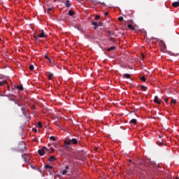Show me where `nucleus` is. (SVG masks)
Masks as SVG:
<instances>
[{"label": "nucleus", "mask_w": 179, "mask_h": 179, "mask_svg": "<svg viewBox=\"0 0 179 179\" xmlns=\"http://www.w3.org/2000/svg\"><path fill=\"white\" fill-rule=\"evenodd\" d=\"M6 83H8L6 80L0 82V86H3V85H6Z\"/></svg>", "instance_id": "obj_21"}, {"label": "nucleus", "mask_w": 179, "mask_h": 179, "mask_svg": "<svg viewBox=\"0 0 179 179\" xmlns=\"http://www.w3.org/2000/svg\"><path fill=\"white\" fill-rule=\"evenodd\" d=\"M51 10H52V7L48 8V13H50V12H51Z\"/></svg>", "instance_id": "obj_30"}, {"label": "nucleus", "mask_w": 179, "mask_h": 179, "mask_svg": "<svg viewBox=\"0 0 179 179\" xmlns=\"http://www.w3.org/2000/svg\"><path fill=\"white\" fill-rule=\"evenodd\" d=\"M27 145H24V150H27Z\"/></svg>", "instance_id": "obj_37"}, {"label": "nucleus", "mask_w": 179, "mask_h": 179, "mask_svg": "<svg viewBox=\"0 0 179 179\" xmlns=\"http://www.w3.org/2000/svg\"><path fill=\"white\" fill-rule=\"evenodd\" d=\"M22 157H23V154H22Z\"/></svg>", "instance_id": "obj_42"}, {"label": "nucleus", "mask_w": 179, "mask_h": 179, "mask_svg": "<svg viewBox=\"0 0 179 179\" xmlns=\"http://www.w3.org/2000/svg\"><path fill=\"white\" fill-rule=\"evenodd\" d=\"M99 19H100V16L99 15L95 16V20H99Z\"/></svg>", "instance_id": "obj_33"}, {"label": "nucleus", "mask_w": 179, "mask_h": 179, "mask_svg": "<svg viewBox=\"0 0 179 179\" xmlns=\"http://www.w3.org/2000/svg\"><path fill=\"white\" fill-rule=\"evenodd\" d=\"M92 24L93 26H94V30H97V28L99 27V26H103V22H100L97 23L96 22H92Z\"/></svg>", "instance_id": "obj_6"}, {"label": "nucleus", "mask_w": 179, "mask_h": 179, "mask_svg": "<svg viewBox=\"0 0 179 179\" xmlns=\"http://www.w3.org/2000/svg\"><path fill=\"white\" fill-rule=\"evenodd\" d=\"M52 152H54V148L52 149Z\"/></svg>", "instance_id": "obj_41"}, {"label": "nucleus", "mask_w": 179, "mask_h": 179, "mask_svg": "<svg viewBox=\"0 0 179 179\" xmlns=\"http://www.w3.org/2000/svg\"><path fill=\"white\" fill-rule=\"evenodd\" d=\"M52 76H54V73H50L49 75L48 76L49 80H51V79H52Z\"/></svg>", "instance_id": "obj_19"}, {"label": "nucleus", "mask_w": 179, "mask_h": 179, "mask_svg": "<svg viewBox=\"0 0 179 179\" xmlns=\"http://www.w3.org/2000/svg\"><path fill=\"white\" fill-rule=\"evenodd\" d=\"M15 104H17V106H20V100L15 101Z\"/></svg>", "instance_id": "obj_32"}, {"label": "nucleus", "mask_w": 179, "mask_h": 179, "mask_svg": "<svg viewBox=\"0 0 179 179\" xmlns=\"http://www.w3.org/2000/svg\"><path fill=\"white\" fill-rule=\"evenodd\" d=\"M15 89H17L18 92H22L23 90V85H15Z\"/></svg>", "instance_id": "obj_7"}, {"label": "nucleus", "mask_w": 179, "mask_h": 179, "mask_svg": "<svg viewBox=\"0 0 179 179\" xmlns=\"http://www.w3.org/2000/svg\"><path fill=\"white\" fill-rule=\"evenodd\" d=\"M0 41H1V38H0Z\"/></svg>", "instance_id": "obj_44"}, {"label": "nucleus", "mask_w": 179, "mask_h": 179, "mask_svg": "<svg viewBox=\"0 0 179 179\" xmlns=\"http://www.w3.org/2000/svg\"><path fill=\"white\" fill-rule=\"evenodd\" d=\"M117 19L119 22H122V20H124V17H119Z\"/></svg>", "instance_id": "obj_29"}, {"label": "nucleus", "mask_w": 179, "mask_h": 179, "mask_svg": "<svg viewBox=\"0 0 179 179\" xmlns=\"http://www.w3.org/2000/svg\"><path fill=\"white\" fill-rule=\"evenodd\" d=\"M33 131H34V132H35L36 134H37V132H38L37 128L33 129Z\"/></svg>", "instance_id": "obj_34"}, {"label": "nucleus", "mask_w": 179, "mask_h": 179, "mask_svg": "<svg viewBox=\"0 0 179 179\" xmlns=\"http://www.w3.org/2000/svg\"><path fill=\"white\" fill-rule=\"evenodd\" d=\"M178 1H179V0H178Z\"/></svg>", "instance_id": "obj_45"}, {"label": "nucleus", "mask_w": 179, "mask_h": 179, "mask_svg": "<svg viewBox=\"0 0 179 179\" xmlns=\"http://www.w3.org/2000/svg\"><path fill=\"white\" fill-rule=\"evenodd\" d=\"M24 160L27 164V169H32L33 170H36V167H37V165L33 162H31V159H30V157H25L24 154Z\"/></svg>", "instance_id": "obj_2"}, {"label": "nucleus", "mask_w": 179, "mask_h": 179, "mask_svg": "<svg viewBox=\"0 0 179 179\" xmlns=\"http://www.w3.org/2000/svg\"><path fill=\"white\" fill-rule=\"evenodd\" d=\"M104 15H105V16H108V12H106V13H104Z\"/></svg>", "instance_id": "obj_38"}, {"label": "nucleus", "mask_w": 179, "mask_h": 179, "mask_svg": "<svg viewBox=\"0 0 179 179\" xmlns=\"http://www.w3.org/2000/svg\"><path fill=\"white\" fill-rule=\"evenodd\" d=\"M154 102L157 103V104H161V103H162V102H160V101H159V96H155Z\"/></svg>", "instance_id": "obj_9"}, {"label": "nucleus", "mask_w": 179, "mask_h": 179, "mask_svg": "<svg viewBox=\"0 0 179 179\" xmlns=\"http://www.w3.org/2000/svg\"><path fill=\"white\" fill-rule=\"evenodd\" d=\"M50 139H51V141H57V138H55L54 137V136H51L50 137Z\"/></svg>", "instance_id": "obj_28"}, {"label": "nucleus", "mask_w": 179, "mask_h": 179, "mask_svg": "<svg viewBox=\"0 0 179 179\" xmlns=\"http://www.w3.org/2000/svg\"><path fill=\"white\" fill-rule=\"evenodd\" d=\"M48 61H49V62L50 64H53V62H54V61H52V59H49V60H48Z\"/></svg>", "instance_id": "obj_35"}, {"label": "nucleus", "mask_w": 179, "mask_h": 179, "mask_svg": "<svg viewBox=\"0 0 179 179\" xmlns=\"http://www.w3.org/2000/svg\"><path fill=\"white\" fill-rule=\"evenodd\" d=\"M45 151L50 152V150L46 147H43L42 149L38 150V155H40V156H44V155L45 154Z\"/></svg>", "instance_id": "obj_5"}, {"label": "nucleus", "mask_w": 179, "mask_h": 179, "mask_svg": "<svg viewBox=\"0 0 179 179\" xmlns=\"http://www.w3.org/2000/svg\"><path fill=\"white\" fill-rule=\"evenodd\" d=\"M55 160H57V159H56L55 157H54V156H51V157L49 158V162H55Z\"/></svg>", "instance_id": "obj_17"}, {"label": "nucleus", "mask_w": 179, "mask_h": 179, "mask_svg": "<svg viewBox=\"0 0 179 179\" xmlns=\"http://www.w3.org/2000/svg\"><path fill=\"white\" fill-rule=\"evenodd\" d=\"M37 126L38 127V128H41L43 127V124L41 123V122H38Z\"/></svg>", "instance_id": "obj_27"}, {"label": "nucleus", "mask_w": 179, "mask_h": 179, "mask_svg": "<svg viewBox=\"0 0 179 179\" xmlns=\"http://www.w3.org/2000/svg\"><path fill=\"white\" fill-rule=\"evenodd\" d=\"M176 103H177V101L176 99H172L171 101V104H176Z\"/></svg>", "instance_id": "obj_25"}, {"label": "nucleus", "mask_w": 179, "mask_h": 179, "mask_svg": "<svg viewBox=\"0 0 179 179\" xmlns=\"http://www.w3.org/2000/svg\"><path fill=\"white\" fill-rule=\"evenodd\" d=\"M127 27H128V29H129V30H135V28H134V26H132V24H129L127 25Z\"/></svg>", "instance_id": "obj_16"}, {"label": "nucleus", "mask_w": 179, "mask_h": 179, "mask_svg": "<svg viewBox=\"0 0 179 179\" xmlns=\"http://www.w3.org/2000/svg\"><path fill=\"white\" fill-rule=\"evenodd\" d=\"M69 16H73L75 15V13L73 10H69Z\"/></svg>", "instance_id": "obj_20"}, {"label": "nucleus", "mask_w": 179, "mask_h": 179, "mask_svg": "<svg viewBox=\"0 0 179 179\" xmlns=\"http://www.w3.org/2000/svg\"><path fill=\"white\" fill-rule=\"evenodd\" d=\"M65 5H66V8H71V6H72V3H71V1L66 0Z\"/></svg>", "instance_id": "obj_8"}, {"label": "nucleus", "mask_w": 179, "mask_h": 179, "mask_svg": "<svg viewBox=\"0 0 179 179\" xmlns=\"http://www.w3.org/2000/svg\"><path fill=\"white\" fill-rule=\"evenodd\" d=\"M45 169H50V170H52V166H50V165H48V164L45 165Z\"/></svg>", "instance_id": "obj_24"}, {"label": "nucleus", "mask_w": 179, "mask_h": 179, "mask_svg": "<svg viewBox=\"0 0 179 179\" xmlns=\"http://www.w3.org/2000/svg\"><path fill=\"white\" fill-rule=\"evenodd\" d=\"M172 6H173L174 8H178L179 6V2L178 1H175L172 3Z\"/></svg>", "instance_id": "obj_10"}, {"label": "nucleus", "mask_w": 179, "mask_h": 179, "mask_svg": "<svg viewBox=\"0 0 179 179\" xmlns=\"http://www.w3.org/2000/svg\"><path fill=\"white\" fill-rule=\"evenodd\" d=\"M22 111H23V108H21Z\"/></svg>", "instance_id": "obj_40"}, {"label": "nucleus", "mask_w": 179, "mask_h": 179, "mask_svg": "<svg viewBox=\"0 0 179 179\" xmlns=\"http://www.w3.org/2000/svg\"><path fill=\"white\" fill-rule=\"evenodd\" d=\"M24 121L25 125H29L30 120H31V117H30V112L27 109H24Z\"/></svg>", "instance_id": "obj_4"}, {"label": "nucleus", "mask_w": 179, "mask_h": 179, "mask_svg": "<svg viewBox=\"0 0 179 179\" xmlns=\"http://www.w3.org/2000/svg\"><path fill=\"white\" fill-rule=\"evenodd\" d=\"M164 101L165 103H169V99H165Z\"/></svg>", "instance_id": "obj_39"}, {"label": "nucleus", "mask_w": 179, "mask_h": 179, "mask_svg": "<svg viewBox=\"0 0 179 179\" xmlns=\"http://www.w3.org/2000/svg\"><path fill=\"white\" fill-rule=\"evenodd\" d=\"M161 48L163 50H166V43H164L163 42L159 43Z\"/></svg>", "instance_id": "obj_11"}, {"label": "nucleus", "mask_w": 179, "mask_h": 179, "mask_svg": "<svg viewBox=\"0 0 179 179\" xmlns=\"http://www.w3.org/2000/svg\"><path fill=\"white\" fill-rule=\"evenodd\" d=\"M38 37H40L41 38H43L45 37V34H44V31H41V33L38 35Z\"/></svg>", "instance_id": "obj_12"}, {"label": "nucleus", "mask_w": 179, "mask_h": 179, "mask_svg": "<svg viewBox=\"0 0 179 179\" xmlns=\"http://www.w3.org/2000/svg\"><path fill=\"white\" fill-rule=\"evenodd\" d=\"M45 59H48V60L50 59V57H48V56L47 55H45Z\"/></svg>", "instance_id": "obj_36"}, {"label": "nucleus", "mask_w": 179, "mask_h": 179, "mask_svg": "<svg viewBox=\"0 0 179 179\" xmlns=\"http://www.w3.org/2000/svg\"><path fill=\"white\" fill-rule=\"evenodd\" d=\"M140 79L142 80V82H146V78L145 76L141 77Z\"/></svg>", "instance_id": "obj_23"}, {"label": "nucleus", "mask_w": 179, "mask_h": 179, "mask_svg": "<svg viewBox=\"0 0 179 179\" xmlns=\"http://www.w3.org/2000/svg\"><path fill=\"white\" fill-rule=\"evenodd\" d=\"M30 71H33L34 69V66L33 64L29 65Z\"/></svg>", "instance_id": "obj_26"}, {"label": "nucleus", "mask_w": 179, "mask_h": 179, "mask_svg": "<svg viewBox=\"0 0 179 179\" xmlns=\"http://www.w3.org/2000/svg\"><path fill=\"white\" fill-rule=\"evenodd\" d=\"M138 164L139 166H141V169H147L150 171H153V167H155L154 164L152 162H150L149 160L145 161L143 159H140L138 161Z\"/></svg>", "instance_id": "obj_1"}, {"label": "nucleus", "mask_w": 179, "mask_h": 179, "mask_svg": "<svg viewBox=\"0 0 179 179\" xmlns=\"http://www.w3.org/2000/svg\"><path fill=\"white\" fill-rule=\"evenodd\" d=\"M141 89L143 92H146V90H148V87H145L144 85H141Z\"/></svg>", "instance_id": "obj_15"}, {"label": "nucleus", "mask_w": 179, "mask_h": 179, "mask_svg": "<svg viewBox=\"0 0 179 179\" xmlns=\"http://www.w3.org/2000/svg\"><path fill=\"white\" fill-rule=\"evenodd\" d=\"M29 103H26V101H24V107H28Z\"/></svg>", "instance_id": "obj_31"}, {"label": "nucleus", "mask_w": 179, "mask_h": 179, "mask_svg": "<svg viewBox=\"0 0 179 179\" xmlns=\"http://www.w3.org/2000/svg\"><path fill=\"white\" fill-rule=\"evenodd\" d=\"M68 169H69V166H66V169H64V170L62 171L63 176H65V174H66V173H68Z\"/></svg>", "instance_id": "obj_13"}, {"label": "nucleus", "mask_w": 179, "mask_h": 179, "mask_svg": "<svg viewBox=\"0 0 179 179\" xmlns=\"http://www.w3.org/2000/svg\"><path fill=\"white\" fill-rule=\"evenodd\" d=\"M0 96H2V94H0Z\"/></svg>", "instance_id": "obj_43"}, {"label": "nucleus", "mask_w": 179, "mask_h": 179, "mask_svg": "<svg viewBox=\"0 0 179 179\" xmlns=\"http://www.w3.org/2000/svg\"><path fill=\"white\" fill-rule=\"evenodd\" d=\"M123 78H124V79H129V78H131V75L128 73H125L123 75Z\"/></svg>", "instance_id": "obj_14"}, {"label": "nucleus", "mask_w": 179, "mask_h": 179, "mask_svg": "<svg viewBox=\"0 0 179 179\" xmlns=\"http://www.w3.org/2000/svg\"><path fill=\"white\" fill-rule=\"evenodd\" d=\"M113 50H115V46H112L110 48H109L108 49V51L110 52V51H113Z\"/></svg>", "instance_id": "obj_22"}, {"label": "nucleus", "mask_w": 179, "mask_h": 179, "mask_svg": "<svg viewBox=\"0 0 179 179\" xmlns=\"http://www.w3.org/2000/svg\"><path fill=\"white\" fill-rule=\"evenodd\" d=\"M64 143L65 148H71L72 145H78V143H79V141L77 138H71V139H69V141L64 140Z\"/></svg>", "instance_id": "obj_3"}, {"label": "nucleus", "mask_w": 179, "mask_h": 179, "mask_svg": "<svg viewBox=\"0 0 179 179\" xmlns=\"http://www.w3.org/2000/svg\"><path fill=\"white\" fill-rule=\"evenodd\" d=\"M136 123H137L136 119H132V120L130 121V124H134V125H136Z\"/></svg>", "instance_id": "obj_18"}]
</instances>
